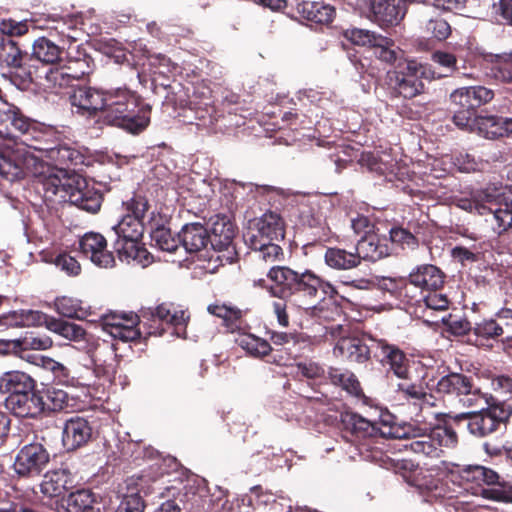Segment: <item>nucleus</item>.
Wrapping results in <instances>:
<instances>
[{"label":"nucleus","mask_w":512,"mask_h":512,"mask_svg":"<svg viewBox=\"0 0 512 512\" xmlns=\"http://www.w3.org/2000/svg\"><path fill=\"white\" fill-rule=\"evenodd\" d=\"M472 389L471 379L463 374L451 373L443 376L437 383V390L441 393H454L462 396Z\"/></svg>","instance_id":"nucleus-35"},{"label":"nucleus","mask_w":512,"mask_h":512,"mask_svg":"<svg viewBox=\"0 0 512 512\" xmlns=\"http://www.w3.org/2000/svg\"><path fill=\"white\" fill-rule=\"evenodd\" d=\"M94 497L88 490H79L63 499L57 512H92Z\"/></svg>","instance_id":"nucleus-33"},{"label":"nucleus","mask_w":512,"mask_h":512,"mask_svg":"<svg viewBox=\"0 0 512 512\" xmlns=\"http://www.w3.org/2000/svg\"><path fill=\"white\" fill-rule=\"evenodd\" d=\"M271 341L274 345H289L299 346L300 349L305 348L310 344V339L304 334H288L285 332H273Z\"/></svg>","instance_id":"nucleus-55"},{"label":"nucleus","mask_w":512,"mask_h":512,"mask_svg":"<svg viewBox=\"0 0 512 512\" xmlns=\"http://www.w3.org/2000/svg\"><path fill=\"white\" fill-rule=\"evenodd\" d=\"M359 161L361 165L366 166L369 170L380 174L386 173L390 168L387 163L372 153H363Z\"/></svg>","instance_id":"nucleus-64"},{"label":"nucleus","mask_w":512,"mask_h":512,"mask_svg":"<svg viewBox=\"0 0 512 512\" xmlns=\"http://www.w3.org/2000/svg\"><path fill=\"white\" fill-rule=\"evenodd\" d=\"M250 247L255 251L257 259L268 264L279 261L283 256L281 247L275 244V242L268 241V243H265L259 241V244L250 245Z\"/></svg>","instance_id":"nucleus-51"},{"label":"nucleus","mask_w":512,"mask_h":512,"mask_svg":"<svg viewBox=\"0 0 512 512\" xmlns=\"http://www.w3.org/2000/svg\"><path fill=\"white\" fill-rule=\"evenodd\" d=\"M152 239L159 249L167 252L176 251L180 242L172 235L170 229L166 227L152 229Z\"/></svg>","instance_id":"nucleus-54"},{"label":"nucleus","mask_w":512,"mask_h":512,"mask_svg":"<svg viewBox=\"0 0 512 512\" xmlns=\"http://www.w3.org/2000/svg\"><path fill=\"white\" fill-rule=\"evenodd\" d=\"M143 226V222L127 214L113 229L118 239L139 240L143 234Z\"/></svg>","instance_id":"nucleus-43"},{"label":"nucleus","mask_w":512,"mask_h":512,"mask_svg":"<svg viewBox=\"0 0 512 512\" xmlns=\"http://www.w3.org/2000/svg\"><path fill=\"white\" fill-rule=\"evenodd\" d=\"M91 435L92 428L86 419L72 417L64 424L62 441L68 449H76L86 444Z\"/></svg>","instance_id":"nucleus-19"},{"label":"nucleus","mask_w":512,"mask_h":512,"mask_svg":"<svg viewBox=\"0 0 512 512\" xmlns=\"http://www.w3.org/2000/svg\"><path fill=\"white\" fill-rule=\"evenodd\" d=\"M180 242L189 253L201 251L209 243L208 230L201 223H188L179 234Z\"/></svg>","instance_id":"nucleus-25"},{"label":"nucleus","mask_w":512,"mask_h":512,"mask_svg":"<svg viewBox=\"0 0 512 512\" xmlns=\"http://www.w3.org/2000/svg\"><path fill=\"white\" fill-rule=\"evenodd\" d=\"M44 400V408L49 410H65L74 409L76 406V399L70 396L69 393L63 389L49 387L41 396Z\"/></svg>","instance_id":"nucleus-36"},{"label":"nucleus","mask_w":512,"mask_h":512,"mask_svg":"<svg viewBox=\"0 0 512 512\" xmlns=\"http://www.w3.org/2000/svg\"><path fill=\"white\" fill-rule=\"evenodd\" d=\"M284 235L282 218L275 212H267L249 223L245 240L249 245H256L259 241L268 243L282 240Z\"/></svg>","instance_id":"nucleus-7"},{"label":"nucleus","mask_w":512,"mask_h":512,"mask_svg":"<svg viewBox=\"0 0 512 512\" xmlns=\"http://www.w3.org/2000/svg\"><path fill=\"white\" fill-rule=\"evenodd\" d=\"M487 61L492 64L493 76L504 83L512 82V56L508 54H491L487 56Z\"/></svg>","instance_id":"nucleus-44"},{"label":"nucleus","mask_w":512,"mask_h":512,"mask_svg":"<svg viewBox=\"0 0 512 512\" xmlns=\"http://www.w3.org/2000/svg\"><path fill=\"white\" fill-rule=\"evenodd\" d=\"M61 53L62 49L46 37L36 39L32 46V56L45 64H55Z\"/></svg>","instance_id":"nucleus-37"},{"label":"nucleus","mask_w":512,"mask_h":512,"mask_svg":"<svg viewBox=\"0 0 512 512\" xmlns=\"http://www.w3.org/2000/svg\"><path fill=\"white\" fill-rule=\"evenodd\" d=\"M99 120L136 134L150 122L149 109L142 105L139 97L123 88L106 91L105 105Z\"/></svg>","instance_id":"nucleus-2"},{"label":"nucleus","mask_w":512,"mask_h":512,"mask_svg":"<svg viewBox=\"0 0 512 512\" xmlns=\"http://www.w3.org/2000/svg\"><path fill=\"white\" fill-rule=\"evenodd\" d=\"M404 478L409 485L417 488L421 494H427L426 501H432L442 496L439 480L428 471L417 469L409 475H405Z\"/></svg>","instance_id":"nucleus-24"},{"label":"nucleus","mask_w":512,"mask_h":512,"mask_svg":"<svg viewBox=\"0 0 512 512\" xmlns=\"http://www.w3.org/2000/svg\"><path fill=\"white\" fill-rule=\"evenodd\" d=\"M148 207V201L142 196H135L127 202V210L130 212L129 214L143 223L148 211Z\"/></svg>","instance_id":"nucleus-60"},{"label":"nucleus","mask_w":512,"mask_h":512,"mask_svg":"<svg viewBox=\"0 0 512 512\" xmlns=\"http://www.w3.org/2000/svg\"><path fill=\"white\" fill-rule=\"evenodd\" d=\"M460 401L464 406L468 408L479 409V411H483L489 407L494 406L493 397L482 393L479 389L474 388L473 385L470 392L461 396Z\"/></svg>","instance_id":"nucleus-50"},{"label":"nucleus","mask_w":512,"mask_h":512,"mask_svg":"<svg viewBox=\"0 0 512 512\" xmlns=\"http://www.w3.org/2000/svg\"><path fill=\"white\" fill-rule=\"evenodd\" d=\"M106 99V92H102L92 87H78L71 97V105L76 109V113L83 116L92 117L99 113L102 114Z\"/></svg>","instance_id":"nucleus-12"},{"label":"nucleus","mask_w":512,"mask_h":512,"mask_svg":"<svg viewBox=\"0 0 512 512\" xmlns=\"http://www.w3.org/2000/svg\"><path fill=\"white\" fill-rule=\"evenodd\" d=\"M172 209L167 205L156 206V208L150 213L148 223L151 228L165 227L171 218Z\"/></svg>","instance_id":"nucleus-58"},{"label":"nucleus","mask_w":512,"mask_h":512,"mask_svg":"<svg viewBox=\"0 0 512 512\" xmlns=\"http://www.w3.org/2000/svg\"><path fill=\"white\" fill-rule=\"evenodd\" d=\"M144 503L138 493L126 495L120 502L116 512H143Z\"/></svg>","instance_id":"nucleus-63"},{"label":"nucleus","mask_w":512,"mask_h":512,"mask_svg":"<svg viewBox=\"0 0 512 512\" xmlns=\"http://www.w3.org/2000/svg\"><path fill=\"white\" fill-rule=\"evenodd\" d=\"M116 246L121 261L127 263L135 261L143 267L151 262L149 252L139 243V240L117 239Z\"/></svg>","instance_id":"nucleus-28"},{"label":"nucleus","mask_w":512,"mask_h":512,"mask_svg":"<svg viewBox=\"0 0 512 512\" xmlns=\"http://www.w3.org/2000/svg\"><path fill=\"white\" fill-rule=\"evenodd\" d=\"M325 263L337 270H348L359 265V255L341 248H328L324 255Z\"/></svg>","instance_id":"nucleus-34"},{"label":"nucleus","mask_w":512,"mask_h":512,"mask_svg":"<svg viewBox=\"0 0 512 512\" xmlns=\"http://www.w3.org/2000/svg\"><path fill=\"white\" fill-rule=\"evenodd\" d=\"M382 433L411 440L409 447L414 453L429 457H439L442 448H454L458 441L456 432L447 426L430 427L417 421L392 425Z\"/></svg>","instance_id":"nucleus-3"},{"label":"nucleus","mask_w":512,"mask_h":512,"mask_svg":"<svg viewBox=\"0 0 512 512\" xmlns=\"http://www.w3.org/2000/svg\"><path fill=\"white\" fill-rule=\"evenodd\" d=\"M50 455L40 443L25 445L17 454L14 468L21 476L38 475L47 466Z\"/></svg>","instance_id":"nucleus-8"},{"label":"nucleus","mask_w":512,"mask_h":512,"mask_svg":"<svg viewBox=\"0 0 512 512\" xmlns=\"http://www.w3.org/2000/svg\"><path fill=\"white\" fill-rule=\"evenodd\" d=\"M393 46V41L386 37V43H383L382 45H375L373 48L375 50L374 54L377 58L395 65L396 68L399 63H404L405 60L402 59V51L393 48Z\"/></svg>","instance_id":"nucleus-52"},{"label":"nucleus","mask_w":512,"mask_h":512,"mask_svg":"<svg viewBox=\"0 0 512 512\" xmlns=\"http://www.w3.org/2000/svg\"><path fill=\"white\" fill-rule=\"evenodd\" d=\"M477 335L483 337H496L503 333V328L493 319L483 320L474 327Z\"/></svg>","instance_id":"nucleus-62"},{"label":"nucleus","mask_w":512,"mask_h":512,"mask_svg":"<svg viewBox=\"0 0 512 512\" xmlns=\"http://www.w3.org/2000/svg\"><path fill=\"white\" fill-rule=\"evenodd\" d=\"M19 344V357L30 363L36 364L37 358L40 356L30 355L29 350L43 351L52 347L53 341L49 336H35L33 334L26 335L18 339Z\"/></svg>","instance_id":"nucleus-32"},{"label":"nucleus","mask_w":512,"mask_h":512,"mask_svg":"<svg viewBox=\"0 0 512 512\" xmlns=\"http://www.w3.org/2000/svg\"><path fill=\"white\" fill-rule=\"evenodd\" d=\"M56 311L68 318H80L84 313L82 311L80 301L71 297L63 296L55 300Z\"/></svg>","instance_id":"nucleus-53"},{"label":"nucleus","mask_w":512,"mask_h":512,"mask_svg":"<svg viewBox=\"0 0 512 512\" xmlns=\"http://www.w3.org/2000/svg\"><path fill=\"white\" fill-rule=\"evenodd\" d=\"M334 353L356 363H364L370 357L369 347L355 336L341 338L334 348Z\"/></svg>","instance_id":"nucleus-23"},{"label":"nucleus","mask_w":512,"mask_h":512,"mask_svg":"<svg viewBox=\"0 0 512 512\" xmlns=\"http://www.w3.org/2000/svg\"><path fill=\"white\" fill-rule=\"evenodd\" d=\"M348 424L353 433L359 437H371L376 433L375 425L358 414L350 415Z\"/></svg>","instance_id":"nucleus-56"},{"label":"nucleus","mask_w":512,"mask_h":512,"mask_svg":"<svg viewBox=\"0 0 512 512\" xmlns=\"http://www.w3.org/2000/svg\"><path fill=\"white\" fill-rule=\"evenodd\" d=\"M27 55L17 44L7 38L0 43V64L6 69L5 76L19 89L25 90L34 81L30 66L26 63Z\"/></svg>","instance_id":"nucleus-5"},{"label":"nucleus","mask_w":512,"mask_h":512,"mask_svg":"<svg viewBox=\"0 0 512 512\" xmlns=\"http://www.w3.org/2000/svg\"><path fill=\"white\" fill-rule=\"evenodd\" d=\"M370 11L379 26L397 25L406 13L405 0H371Z\"/></svg>","instance_id":"nucleus-14"},{"label":"nucleus","mask_w":512,"mask_h":512,"mask_svg":"<svg viewBox=\"0 0 512 512\" xmlns=\"http://www.w3.org/2000/svg\"><path fill=\"white\" fill-rule=\"evenodd\" d=\"M457 206L469 212L476 211L480 215H489L487 221L498 234L512 228V199L508 201L500 189L487 188L478 191L471 199H459Z\"/></svg>","instance_id":"nucleus-4"},{"label":"nucleus","mask_w":512,"mask_h":512,"mask_svg":"<svg viewBox=\"0 0 512 512\" xmlns=\"http://www.w3.org/2000/svg\"><path fill=\"white\" fill-rule=\"evenodd\" d=\"M461 417L469 419L468 430L477 437H485L495 431L501 420L493 406L479 412L462 413Z\"/></svg>","instance_id":"nucleus-16"},{"label":"nucleus","mask_w":512,"mask_h":512,"mask_svg":"<svg viewBox=\"0 0 512 512\" xmlns=\"http://www.w3.org/2000/svg\"><path fill=\"white\" fill-rule=\"evenodd\" d=\"M356 254L359 255V263L361 260L377 261L390 254L386 240L379 239L376 236H368L361 239L356 248Z\"/></svg>","instance_id":"nucleus-29"},{"label":"nucleus","mask_w":512,"mask_h":512,"mask_svg":"<svg viewBox=\"0 0 512 512\" xmlns=\"http://www.w3.org/2000/svg\"><path fill=\"white\" fill-rule=\"evenodd\" d=\"M472 131L487 139L503 137L507 134L505 122L502 117L478 116L472 121Z\"/></svg>","instance_id":"nucleus-31"},{"label":"nucleus","mask_w":512,"mask_h":512,"mask_svg":"<svg viewBox=\"0 0 512 512\" xmlns=\"http://www.w3.org/2000/svg\"><path fill=\"white\" fill-rule=\"evenodd\" d=\"M51 316L37 310L13 311L0 316V330L5 328L32 327L45 325L51 320Z\"/></svg>","instance_id":"nucleus-20"},{"label":"nucleus","mask_w":512,"mask_h":512,"mask_svg":"<svg viewBox=\"0 0 512 512\" xmlns=\"http://www.w3.org/2000/svg\"><path fill=\"white\" fill-rule=\"evenodd\" d=\"M234 227L225 218H217L211 227L209 243L215 250H227L234 238Z\"/></svg>","instance_id":"nucleus-30"},{"label":"nucleus","mask_w":512,"mask_h":512,"mask_svg":"<svg viewBox=\"0 0 512 512\" xmlns=\"http://www.w3.org/2000/svg\"><path fill=\"white\" fill-rule=\"evenodd\" d=\"M34 175L43 184L46 196H59L63 202H70L88 212L100 209L101 196L89 189L85 178L74 172L51 166L42 161L35 162Z\"/></svg>","instance_id":"nucleus-1"},{"label":"nucleus","mask_w":512,"mask_h":512,"mask_svg":"<svg viewBox=\"0 0 512 512\" xmlns=\"http://www.w3.org/2000/svg\"><path fill=\"white\" fill-rule=\"evenodd\" d=\"M376 354L382 366L387 367L396 377L407 379L409 377L410 360L398 346L388 343L384 339L375 341Z\"/></svg>","instance_id":"nucleus-9"},{"label":"nucleus","mask_w":512,"mask_h":512,"mask_svg":"<svg viewBox=\"0 0 512 512\" xmlns=\"http://www.w3.org/2000/svg\"><path fill=\"white\" fill-rule=\"evenodd\" d=\"M68 475L65 470L49 471L40 485L41 492L49 497H58L66 490Z\"/></svg>","instance_id":"nucleus-38"},{"label":"nucleus","mask_w":512,"mask_h":512,"mask_svg":"<svg viewBox=\"0 0 512 512\" xmlns=\"http://www.w3.org/2000/svg\"><path fill=\"white\" fill-rule=\"evenodd\" d=\"M47 329L69 341H81L85 337V330L78 324L56 319L54 317L47 323Z\"/></svg>","instance_id":"nucleus-41"},{"label":"nucleus","mask_w":512,"mask_h":512,"mask_svg":"<svg viewBox=\"0 0 512 512\" xmlns=\"http://www.w3.org/2000/svg\"><path fill=\"white\" fill-rule=\"evenodd\" d=\"M69 77H73V75L63 72V69L60 66L49 68L45 72L44 76H36L39 83L47 89H57L69 86Z\"/></svg>","instance_id":"nucleus-48"},{"label":"nucleus","mask_w":512,"mask_h":512,"mask_svg":"<svg viewBox=\"0 0 512 512\" xmlns=\"http://www.w3.org/2000/svg\"><path fill=\"white\" fill-rule=\"evenodd\" d=\"M390 240L393 244H397L402 248H415L417 240L409 231L403 228H393L390 231Z\"/></svg>","instance_id":"nucleus-57"},{"label":"nucleus","mask_w":512,"mask_h":512,"mask_svg":"<svg viewBox=\"0 0 512 512\" xmlns=\"http://www.w3.org/2000/svg\"><path fill=\"white\" fill-rule=\"evenodd\" d=\"M80 249L95 265L103 268L112 267L113 254L107 249V241L99 233H86L80 240Z\"/></svg>","instance_id":"nucleus-13"},{"label":"nucleus","mask_w":512,"mask_h":512,"mask_svg":"<svg viewBox=\"0 0 512 512\" xmlns=\"http://www.w3.org/2000/svg\"><path fill=\"white\" fill-rule=\"evenodd\" d=\"M207 309L210 314L221 318L231 332L240 328L242 313L239 309L220 304L209 305Z\"/></svg>","instance_id":"nucleus-46"},{"label":"nucleus","mask_w":512,"mask_h":512,"mask_svg":"<svg viewBox=\"0 0 512 512\" xmlns=\"http://www.w3.org/2000/svg\"><path fill=\"white\" fill-rule=\"evenodd\" d=\"M493 91L483 86L463 87L451 94L452 102L461 109L470 110L492 100Z\"/></svg>","instance_id":"nucleus-18"},{"label":"nucleus","mask_w":512,"mask_h":512,"mask_svg":"<svg viewBox=\"0 0 512 512\" xmlns=\"http://www.w3.org/2000/svg\"><path fill=\"white\" fill-rule=\"evenodd\" d=\"M0 174L11 180L24 175L18 155L10 147H0Z\"/></svg>","instance_id":"nucleus-40"},{"label":"nucleus","mask_w":512,"mask_h":512,"mask_svg":"<svg viewBox=\"0 0 512 512\" xmlns=\"http://www.w3.org/2000/svg\"><path fill=\"white\" fill-rule=\"evenodd\" d=\"M329 377L333 384L341 386L349 394L359 396L361 393L360 383L355 375L351 372H342L338 369H331Z\"/></svg>","instance_id":"nucleus-49"},{"label":"nucleus","mask_w":512,"mask_h":512,"mask_svg":"<svg viewBox=\"0 0 512 512\" xmlns=\"http://www.w3.org/2000/svg\"><path fill=\"white\" fill-rule=\"evenodd\" d=\"M322 286V280L311 271L297 273V279L293 285L291 293L296 295H303L307 298L306 301L298 303V306L304 310L315 308L317 301L318 290Z\"/></svg>","instance_id":"nucleus-17"},{"label":"nucleus","mask_w":512,"mask_h":512,"mask_svg":"<svg viewBox=\"0 0 512 512\" xmlns=\"http://www.w3.org/2000/svg\"><path fill=\"white\" fill-rule=\"evenodd\" d=\"M423 302L427 309L435 311H445L448 309L449 300L445 294L437 293V291L429 292Z\"/></svg>","instance_id":"nucleus-59"},{"label":"nucleus","mask_w":512,"mask_h":512,"mask_svg":"<svg viewBox=\"0 0 512 512\" xmlns=\"http://www.w3.org/2000/svg\"><path fill=\"white\" fill-rule=\"evenodd\" d=\"M236 342L241 348L255 357L266 356L271 351V345L268 341L252 334H239Z\"/></svg>","instance_id":"nucleus-45"},{"label":"nucleus","mask_w":512,"mask_h":512,"mask_svg":"<svg viewBox=\"0 0 512 512\" xmlns=\"http://www.w3.org/2000/svg\"><path fill=\"white\" fill-rule=\"evenodd\" d=\"M347 40L355 45L374 47L386 43V37L377 35L374 32L365 29L352 28L344 32Z\"/></svg>","instance_id":"nucleus-47"},{"label":"nucleus","mask_w":512,"mask_h":512,"mask_svg":"<svg viewBox=\"0 0 512 512\" xmlns=\"http://www.w3.org/2000/svg\"><path fill=\"white\" fill-rule=\"evenodd\" d=\"M137 314H110L104 317L102 327L104 332L121 341H134L140 337Z\"/></svg>","instance_id":"nucleus-10"},{"label":"nucleus","mask_w":512,"mask_h":512,"mask_svg":"<svg viewBox=\"0 0 512 512\" xmlns=\"http://www.w3.org/2000/svg\"><path fill=\"white\" fill-rule=\"evenodd\" d=\"M299 11L307 20L315 23H329L335 17V9L329 5L321 3L306 2L303 3Z\"/></svg>","instance_id":"nucleus-42"},{"label":"nucleus","mask_w":512,"mask_h":512,"mask_svg":"<svg viewBox=\"0 0 512 512\" xmlns=\"http://www.w3.org/2000/svg\"><path fill=\"white\" fill-rule=\"evenodd\" d=\"M6 407L18 417H35L44 410L43 398L30 390L9 395L6 398Z\"/></svg>","instance_id":"nucleus-15"},{"label":"nucleus","mask_w":512,"mask_h":512,"mask_svg":"<svg viewBox=\"0 0 512 512\" xmlns=\"http://www.w3.org/2000/svg\"><path fill=\"white\" fill-rule=\"evenodd\" d=\"M296 271L285 266H273L269 272L268 277L277 286L281 287L280 292L272 290V294L278 297H284L287 292H291L293 285L297 279Z\"/></svg>","instance_id":"nucleus-39"},{"label":"nucleus","mask_w":512,"mask_h":512,"mask_svg":"<svg viewBox=\"0 0 512 512\" xmlns=\"http://www.w3.org/2000/svg\"><path fill=\"white\" fill-rule=\"evenodd\" d=\"M422 75H424L423 66L410 60L399 63L396 69L389 73V78L400 95L404 98H413L424 89Z\"/></svg>","instance_id":"nucleus-6"},{"label":"nucleus","mask_w":512,"mask_h":512,"mask_svg":"<svg viewBox=\"0 0 512 512\" xmlns=\"http://www.w3.org/2000/svg\"><path fill=\"white\" fill-rule=\"evenodd\" d=\"M459 477L461 485L473 495L488 497L490 490L486 489L484 485H494L498 483V474L483 466H468L463 468Z\"/></svg>","instance_id":"nucleus-11"},{"label":"nucleus","mask_w":512,"mask_h":512,"mask_svg":"<svg viewBox=\"0 0 512 512\" xmlns=\"http://www.w3.org/2000/svg\"><path fill=\"white\" fill-rule=\"evenodd\" d=\"M28 120L12 109H0V136L14 139L19 134H24L29 129Z\"/></svg>","instance_id":"nucleus-27"},{"label":"nucleus","mask_w":512,"mask_h":512,"mask_svg":"<svg viewBox=\"0 0 512 512\" xmlns=\"http://www.w3.org/2000/svg\"><path fill=\"white\" fill-rule=\"evenodd\" d=\"M398 391L408 398L423 400L425 403H430L429 399L432 398L421 386L416 384L400 383L398 384Z\"/></svg>","instance_id":"nucleus-61"},{"label":"nucleus","mask_w":512,"mask_h":512,"mask_svg":"<svg viewBox=\"0 0 512 512\" xmlns=\"http://www.w3.org/2000/svg\"><path fill=\"white\" fill-rule=\"evenodd\" d=\"M34 384L33 378L25 372L19 370L7 371L0 376V393L12 395L30 392L34 389Z\"/></svg>","instance_id":"nucleus-26"},{"label":"nucleus","mask_w":512,"mask_h":512,"mask_svg":"<svg viewBox=\"0 0 512 512\" xmlns=\"http://www.w3.org/2000/svg\"><path fill=\"white\" fill-rule=\"evenodd\" d=\"M152 317L174 328V334L178 337H186V325L189 315L186 311L173 305L161 304L152 312Z\"/></svg>","instance_id":"nucleus-22"},{"label":"nucleus","mask_w":512,"mask_h":512,"mask_svg":"<svg viewBox=\"0 0 512 512\" xmlns=\"http://www.w3.org/2000/svg\"><path fill=\"white\" fill-rule=\"evenodd\" d=\"M409 283L423 291H437L444 284L443 272L434 265L418 266L409 274Z\"/></svg>","instance_id":"nucleus-21"}]
</instances>
